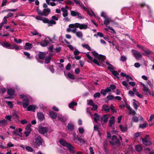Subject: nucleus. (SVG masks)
Wrapping results in <instances>:
<instances>
[{
    "mask_svg": "<svg viewBox=\"0 0 154 154\" xmlns=\"http://www.w3.org/2000/svg\"><path fill=\"white\" fill-rule=\"evenodd\" d=\"M60 143L62 146L66 147L71 153L73 154L75 153V147L71 144L67 143L64 139H61L60 140Z\"/></svg>",
    "mask_w": 154,
    "mask_h": 154,
    "instance_id": "f257e3e1",
    "label": "nucleus"
},
{
    "mask_svg": "<svg viewBox=\"0 0 154 154\" xmlns=\"http://www.w3.org/2000/svg\"><path fill=\"white\" fill-rule=\"evenodd\" d=\"M35 18L38 20L42 21L44 23H48L49 26H52L53 25L55 24L56 22L52 20H49L47 18H44L42 16H38L36 17Z\"/></svg>",
    "mask_w": 154,
    "mask_h": 154,
    "instance_id": "f03ea898",
    "label": "nucleus"
},
{
    "mask_svg": "<svg viewBox=\"0 0 154 154\" xmlns=\"http://www.w3.org/2000/svg\"><path fill=\"white\" fill-rule=\"evenodd\" d=\"M21 98L23 99V106L24 108H26L29 104V101L32 100L31 97L29 95H24L23 94L20 95Z\"/></svg>",
    "mask_w": 154,
    "mask_h": 154,
    "instance_id": "7ed1b4c3",
    "label": "nucleus"
},
{
    "mask_svg": "<svg viewBox=\"0 0 154 154\" xmlns=\"http://www.w3.org/2000/svg\"><path fill=\"white\" fill-rule=\"evenodd\" d=\"M69 27L71 28H75L76 29L79 28L80 29H86L88 28V26L85 23H76L74 24H70L69 25Z\"/></svg>",
    "mask_w": 154,
    "mask_h": 154,
    "instance_id": "20e7f679",
    "label": "nucleus"
},
{
    "mask_svg": "<svg viewBox=\"0 0 154 154\" xmlns=\"http://www.w3.org/2000/svg\"><path fill=\"white\" fill-rule=\"evenodd\" d=\"M110 143L113 145H118L120 144V142L119 140L117 138L116 136L113 135L111 138V140L109 141Z\"/></svg>",
    "mask_w": 154,
    "mask_h": 154,
    "instance_id": "39448f33",
    "label": "nucleus"
},
{
    "mask_svg": "<svg viewBox=\"0 0 154 154\" xmlns=\"http://www.w3.org/2000/svg\"><path fill=\"white\" fill-rule=\"evenodd\" d=\"M97 58L99 60V61L96 59L93 60V61L98 66H100V63H102V62H103L106 59V57L102 55H99Z\"/></svg>",
    "mask_w": 154,
    "mask_h": 154,
    "instance_id": "423d86ee",
    "label": "nucleus"
},
{
    "mask_svg": "<svg viewBox=\"0 0 154 154\" xmlns=\"http://www.w3.org/2000/svg\"><path fill=\"white\" fill-rule=\"evenodd\" d=\"M131 52L132 54L137 60H140L142 57V54L138 51L135 50H132Z\"/></svg>",
    "mask_w": 154,
    "mask_h": 154,
    "instance_id": "0eeeda50",
    "label": "nucleus"
},
{
    "mask_svg": "<svg viewBox=\"0 0 154 154\" xmlns=\"http://www.w3.org/2000/svg\"><path fill=\"white\" fill-rule=\"evenodd\" d=\"M76 4L77 5H79L80 7L81 8H83L88 13V14L90 16H92V15L90 13L89 11L88 10V8L87 7H85V6L82 5H81L80 2L79 0H74Z\"/></svg>",
    "mask_w": 154,
    "mask_h": 154,
    "instance_id": "6e6552de",
    "label": "nucleus"
},
{
    "mask_svg": "<svg viewBox=\"0 0 154 154\" xmlns=\"http://www.w3.org/2000/svg\"><path fill=\"white\" fill-rule=\"evenodd\" d=\"M7 93L8 95L10 96L11 97H5L6 99H11L13 97H14L16 96L14 90L12 88H10L7 91Z\"/></svg>",
    "mask_w": 154,
    "mask_h": 154,
    "instance_id": "1a4fd4ad",
    "label": "nucleus"
},
{
    "mask_svg": "<svg viewBox=\"0 0 154 154\" xmlns=\"http://www.w3.org/2000/svg\"><path fill=\"white\" fill-rule=\"evenodd\" d=\"M110 117V115L108 114L103 115L100 118V121L102 124H103L106 122Z\"/></svg>",
    "mask_w": 154,
    "mask_h": 154,
    "instance_id": "9d476101",
    "label": "nucleus"
},
{
    "mask_svg": "<svg viewBox=\"0 0 154 154\" xmlns=\"http://www.w3.org/2000/svg\"><path fill=\"white\" fill-rule=\"evenodd\" d=\"M22 130L21 128H19L18 130L17 129H15L12 132V134L16 136H19L20 137H22Z\"/></svg>",
    "mask_w": 154,
    "mask_h": 154,
    "instance_id": "9b49d317",
    "label": "nucleus"
},
{
    "mask_svg": "<svg viewBox=\"0 0 154 154\" xmlns=\"http://www.w3.org/2000/svg\"><path fill=\"white\" fill-rule=\"evenodd\" d=\"M35 140L34 143L36 145L39 146L42 144L43 140L41 137H38L35 139Z\"/></svg>",
    "mask_w": 154,
    "mask_h": 154,
    "instance_id": "f8f14e48",
    "label": "nucleus"
},
{
    "mask_svg": "<svg viewBox=\"0 0 154 154\" xmlns=\"http://www.w3.org/2000/svg\"><path fill=\"white\" fill-rule=\"evenodd\" d=\"M48 131V128L46 127H44L42 126H40L38 128V131L41 134H44Z\"/></svg>",
    "mask_w": 154,
    "mask_h": 154,
    "instance_id": "ddd939ff",
    "label": "nucleus"
},
{
    "mask_svg": "<svg viewBox=\"0 0 154 154\" xmlns=\"http://www.w3.org/2000/svg\"><path fill=\"white\" fill-rule=\"evenodd\" d=\"M115 122V117L114 116L111 117L109 121V126L112 128Z\"/></svg>",
    "mask_w": 154,
    "mask_h": 154,
    "instance_id": "4468645a",
    "label": "nucleus"
},
{
    "mask_svg": "<svg viewBox=\"0 0 154 154\" xmlns=\"http://www.w3.org/2000/svg\"><path fill=\"white\" fill-rule=\"evenodd\" d=\"M39 59L38 60V61L40 63L43 62V61H41L40 60H42L45 57V54L44 52H41L39 53L38 54Z\"/></svg>",
    "mask_w": 154,
    "mask_h": 154,
    "instance_id": "2eb2a0df",
    "label": "nucleus"
},
{
    "mask_svg": "<svg viewBox=\"0 0 154 154\" xmlns=\"http://www.w3.org/2000/svg\"><path fill=\"white\" fill-rule=\"evenodd\" d=\"M140 83L141 85L143 87V90L146 93H148L149 94H151L150 91L149 89L147 86L142 83Z\"/></svg>",
    "mask_w": 154,
    "mask_h": 154,
    "instance_id": "dca6fc26",
    "label": "nucleus"
},
{
    "mask_svg": "<svg viewBox=\"0 0 154 154\" xmlns=\"http://www.w3.org/2000/svg\"><path fill=\"white\" fill-rule=\"evenodd\" d=\"M51 12V10L49 8H45L42 11V15L47 16Z\"/></svg>",
    "mask_w": 154,
    "mask_h": 154,
    "instance_id": "f3484780",
    "label": "nucleus"
},
{
    "mask_svg": "<svg viewBox=\"0 0 154 154\" xmlns=\"http://www.w3.org/2000/svg\"><path fill=\"white\" fill-rule=\"evenodd\" d=\"M74 33H75L76 36L79 38H82L83 37V34L80 31H76V30H75Z\"/></svg>",
    "mask_w": 154,
    "mask_h": 154,
    "instance_id": "a211bd4d",
    "label": "nucleus"
},
{
    "mask_svg": "<svg viewBox=\"0 0 154 154\" xmlns=\"http://www.w3.org/2000/svg\"><path fill=\"white\" fill-rule=\"evenodd\" d=\"M61 11L63 12L62 15L64 17H66L67 16L68 14L67 10L66 9V8H61Z\"/></svg>",
    "mask_w": 154,
    "mask_h": 154,
    "instance_id": "6ab92c4d",
    "label": "nucleus"
},
{
    "mask_svg": "<svg viewBox=\"0 0 154 154\" xmlns=\"http://www.w3.org/2000/svg\"><path fill=\"white\" fill-rule=\"evenodd\" d=\"M2 45L4 47L8 48L9 49H11V47H12L10 43L5 42L2 43Z\"/></svg>",
    "mask_w": 154,
    "mask_h": 154,
    "instance_id": "aec40b11",
    "label": "nucleus"
},
{
    "mask_svg": "<svg viewBox=\"0 0 154 154\" xmlns=\"http://www.w3.org/2000/svg\"><path fill=\"white\" fill-rule=\"evenodd\" d=\"M37 106L34 105H31L27 107V110L29 111H32L35 112Z\"/></svg>",
    "mask_w": 154,
    "mask_h": 154,
    "instance_id": "412c9836",
    "label": "nucleus"
},
{
    "mask_svg": "<svg viewBox=\"0 0 154 154\" xmlns=\"http://www.w3.org/2000/svg\"><path fill=\"white\" fill-rule=\"evenodd\" d=\"M94 116V121L95 123H97L98 121L100 119V116L97 113H95Z\"/></svg>",
    "mask_w": 154,
    "mask_h": 154,
    "instance_id": "4be33fe9",
    "label": "nucleus"
},
{
    "mask_svg": "<svg viewBox=\"0 0 154 154\" xmlns=\"http://www.w3.org/2000/svg\"><path fill=\"white\" fill-rule=\"evenodd\" d=\"M37 117L39 120L41 121L44 118V116L42 112H39L37 113Z\"/></svg>",
    "mask_w": 154,
    "mask_h": 154,
    "instance_id": "5701e85b",
    "label": "nucleus"
},
{
    "mask_svg": "<svg viewBox=\"0 0 154 154\" xmlns=\"http://www.w3.org/2000/svg\"><path fill=\"white\" fill-rule=\"evenodd\" d=\"M49 115L50 117L53 119H56L57 117V114L55 112L51 111L49 112Z\"/></svg>",
    "mask_w": 154,
    "mask_h": 154,
    "instance_id": "b1692460",
    "label": "nucleus"
},
{
    "mask_svg": "<svg viewBox=\"0 0 154 154\" xmlns=\"http://www.w3.org/2000/svg\"><path fill=\"white\" fill-rule=\"evenodd\" d=\"M112 20L111 19L108 17H106L105 18V20L104 22V24H105L106 26H107V25L109 23L111 22Z\"/></svg>",
    "mask_w": 154,
    "mask_h": 154,
    "instance_id": "393cba45",
    "label": "nucleus"
},
{
    "mask_svg": "<svg viewBox=\"0 0 154 154\" xmlns=\"http://www.w3.org/2000/svg\"><path fill=\"white\" fill-rule=\"evenodd\" d=\"M143 143L145 145H149L151 144V142L149 139H142Z\"/></svg>",
    "mask_w": 154,
    "mask_h": 154,
    "instance_id": "a878e982",
    "label": "nucleus"
},
{
    "mask_svg": "<svg viewBox=\"0 0 154 154\" xmlns=\"http://www.w3.org/2000/svg\"><path fill=\"white\" fill-rule=\"evenodd\" d=\"M66 76V77L67 79H69L72 80H74L75 79V77L74 76V75L70 73H68Z\"/></svg>",
    "mask_w": 154,
    "mask_h": 154,
    "instance_id": "bb28decb",
    "label": "nucleus"
},
{
    "mask_svg": "<svg viewBox=\"0 0 154 154\" xmlns=\"http://www.w3.org/2000/svg\"><path fill=\"white\" fill-rule=\"evenodd\" d=\"M109 106L106 105H104L103 106L102 110H103L106 112H108L109 111Z\"/></svg>",
    "mask_w": 154,
    "mask_h": 154,
    "instance_id": "cd10ccee",
    "label": "nucleus"
},
{
    "mask_svg": "<svg viewBox=\"0 0 154 154\" xmlns=\"http://www.w3.org/2000/svg\"><path fill=\"white\" fill-rule=\"evenodd\" d=\"M119 128L122 132H125L127 131V127L126 126H123L122 125H119Z\"/></svg>",
    "mask_w": 154,
    "mask_h": 154,
    "instance_id": "c85d7f7f",
    "label": "nucleus"
},
{
    "mask_svg": "<svg viewBox=\"0 0 154 154\" xmlns=\"http://www.w3.org/2000/svg\"><path fill=\"white\" fill-rule=\"evenodd\" d=\"M40 45L43 47H45L48 45V41H46L45 40L42 41L39 43Z\"/></svg>",
    "mask_w": 154,
    "mask_h": 154,
    "instance_id": "c756f323",
    "label": "nucleus"
},
{
    "mask_svg": "<svg viewBox=\"0 0 154 154\" xmlns=\"http://www.w3.org/2000/svg\"><path fill=\"white\" fill-rule=\"evenodd\" d=\"M32 44L29 43H26L25 44V49H30L32 48Z\"/></svg>",
    "mask_w": 154,
    "mask_h": 154,
    "instance_id": "7c9ffc66",
    "label": "nucleus"
},
{
    "mask_svg": "<svg viewBox=\"0 0 154 154\" xmlns=\"http://www.w3.org/2000/svg\"><path fill=\"white\" fill-rule=\"evenodd\" d=\"M21 48V46H18L15 44H13V45H12V47H11V49H15L17 50H20Z\"/></svg>",
    "mask_w": 154,
    "mask_h": 154,
    "instance_id": "2f4dec72",
    "label": "nucleus"
},
{
    "mask_svg": "<svg viewBox=\"0 0 154 154\" xmlns=\"http://www.w3.org/2000/svg\"><path fill=\"white\" fill-rule=\"evenodd\" d=\"M69 28H67L66 29V31L67 32H72L73 33H74L75 32V30H76V28H71L69 27Z\"/></svg>",
    "mask_w": 154,
    "mask_h": 154,
    "instance_id": "473e14b6",
    "label": "nucleus"
},
{
    "mask_svg": "<svg viewBox=\"0 0 154 154\" xmlns=\"http://www.w3.org/2000/svg\"><path fill=\"white\" fill-rule=\"evenodd\" d=\"M58 119L61 122H64L67 120V119L62 116V115H60L58 116Z\"/></svg>",
    "mask_w": 154,
    "mask_h": 154,
    "instance_id": "72a5a7b5",
    "label": "nucleus"
},
{
    "mask_svg": "<svg viewBox=\"0 0 154 154\" xmlns=\"http://www.w3.org/2000/svg\"><path fill=\"white\" fill-rule=\"evenodd\" d=\"M67 128L69 130L72 131L74 129V126L71 123H69L68 124Z\"/></svg>",
    "mask_w": 154,
    "mask_h": 154,
    "instance_id": "f704fd0d",
    "label": "nucleus"
},
{
    "mask_svg": "<svg viewBox=\"0 0 154 154\" xmlns=\"http://www.w3.org/2000/svg\"><path fill=\"white\" fill-rule=\"evenodd\" d=\"M31 34L33 35H37L39 37H41L42 36L41 34L38 32L36 30H34V31L31 32Z\"/></svg>",
    "mask_w": 154,
    "mask_h": 154,
    "instance_id": "c9c22d12",
    "label": "nucleus"
},
{
    "mask_svg": "<svg viewBox=\"0 0 154 154\" xmlns=\"http://www.w3.org/2000/svg\"><path fill=\"white\" fill-rule=\"evenodd\" d=\"M70 12L71 15L73 16H77L79 14V13L77 11H70Z\"/></svg>",
    "mask_w": 154,
    "mask_h": 154,
    "instance_id": "e433bc0d",
    "label": "nucleus"
},
{
    "mask_svg": "<svg viewBox=\"0 0 154 154\" xmlns=\"http://www.w3.org/2000/svg\"><path fill=\"white\" fill-rule=\"evenodd\" d=\"M7 123V121L5 119L0 120V126H5Z\"/></svg>",
    "mask_w": 154,
    "mask_h": 154,
    "instance_id": "4c0bfd02",
    "label": "nucleus"
},
{
    "mask_svg": "<svg viewBox=\"0 0 154 154\" xmlns=\"http://www.w3.org/2000/svg\"><path fill=\"white\" fill-rule=\"evenodd\" d=\"M77 105V103L75 102H72L69 104V106L70 108H73V107L75 106H76Z\"/></svg>",
    "mask_w": 154,
    "mask_h": 154,
    "instance_id": "58836bf2",
    "label": "nucleus"
},
{
    "mask_svg": "<svg viewBox=\"0 0 154 154\" xmlns=\"http://www.w3.org/2000/svg\"><path fill=\"white\" fill-rule=\"evenodd\" d=\"M106 27H107V28H105V30L106 31H108L109 29H110L112 31V33L114 34L116 33V32L115 31V30L113 29L112 27L108 26H107Z\"/></svg>",
    "mask_w": 154,
    "mask_h": 154,
    "instance_id": "ea45409f",
    "label": "nucleus"
},
{
    "mask_svg": "<svg viewBox=\"0 0 154 154\" xmlns=\"http://www.w3.org/2000/svg\"><path fill=\"white\" fill-rule=\"evenodd\" d=\"M82 46L83 47L86 48L89 51H91V48L90 47L88 44H82Z\"/></svg>",
    "mask_w": 154,
    "mask_h": 154,
    "instance_id": "a19ab883",
    "label": "nucleus"
},
{
    "mask_svg": "<svg viewBox=\"0 0 154 154\" xmlns=\"http://www.w3.org/2000/svg\"><path fill=\"white\" fill-rule=\"evenodd\" d=\"M112 74L116 76L117 78L118 79H119V77L117 76L119 74V73L117 72V71H116L114 70H112L111 71Z\"/></svg>",
    "mask_w": 154,
    "mask_h": 154,
    "instance_id": "79ce46f5",
    "label": "nucleus"
},
{
    "mask_svg": "<svg viewBox=\"0 0 154 154\" xmlns=\"http://www.w3.org/2000/svg\"><path fill=\"white\" fill-rule=\"evenodd\" d=\"M147 126V124L146 122H145L143 124H140V125L139 127L140 128H146Z\"/></svg>",
    "mask_w": 154,
    "mask_h": 154,
    "instance_id": "37998d69",
    "label": "nucleus"
},
{
    "mask_svg": "<svg viewBox=\"0 0 154 154\" xmlns=\"http://www.w3.org/2000/svg\"><path fill=\"white\" fill-rule=\"evenodd\" d=\"M11 116L12 117H13V119H18L19 118L18 115L15 112Z\"/></svg>",
    "mask_w": 154,
    "mask_h": 154,
    "instance_id": "c03bdc74",
    "label": "nucleus"
},
{
    "mask_svg": "<svg viewBox=\"0 0 154 154\" xmlns=\"http://www.w3.org/2000/svg\"><path fill=\"white\" fill-rule=\"evenodd\" d=\"M136 149L138 152H140L142 149V147L139 145H137L135 147Z\"/></svg>",
    "mask_w": 154,
    "mask_h": 154,
    "instance_id": "a18cd8bd",
    "label": "nucleus"
},
{
    "mask_svg": "<svg viewBox=\"0 0 154 154\" xmlns=\"http://www.w3.org/2000/svg\"><path fill=\"white\" fill-rule=\"evenodd\" d=\"M128 110L129 111V114H132L133 115H135L136 114V112L135 111L133 110L131 108Z\"/></svg>",
    "mask_w": 154,
    "mask_h": 154,
    "instance_id": "49530a36",
    "label": "nucleus"
},
{
    "mask_svg": "<svg viewBox=\"0 0 154 154\" xmlns=\"http://www.w3.org/2000/svg\"><path fill=\"white\" fill-rule=\"evenodd\" d=\"M143 51L145 53L146 55H149L151 53V51L148 49H147L146 50H145L144 49H143Z\"/></svg>",
    "mask_w": 154,
    "mask_h": 154,
    "instance_id": "de8ad7c7",
    "label": "nucleus"
},
{
    "mask_svg": "<svg viewBox=\"0 0 154 154\" xmlns=\"http://www.w3.org/2000/svg\"><path fill=\"white\" fill-rule=\"evenodd\" d=\"M31 126V124H28L27 125L26 127V131H31V130L30 128V127Z\"/></svg>",
    "mask_w": 154,
    "mask_h": 154,
    "instance_id": "09e8293b",
    "label": "nucleus"
},
{
    "mask_svg": "<svg viewBox=\"0 0 154 154\" xmlns=\"http://www.w3.org/2000/svg\"><path fill=\"white\" fill-rule=\"evenodd\" d=\"M87 58H88V59L90 60H92L93 61V58L90 56V55L89 54V52H88L87 53H85Z\"/></svg>",
    "mask_w": 154,
    "mask_h": 154,
    "instance_id": "8fccbe9b",
    "label": "nucleus"
},
{
    "mask_svg": "<svg viewBox=\"0 0 154 154\" xmlns=\"http://www.w3.org/2000/svg\"><path fill=\"white\" fill-rule=\"evenodd\" d=\"M5 102L7 103L8 105L10 107V108H12L13 107V104L11 102L6 101Z\"/></svg>",
    "mask_w": 154,
    "mask_h": 154,
    "instance_id": "3c124183",
    "label": "nucleus"
},
{
    "mask_svg": "<svg viewBox=\"0 0 154 154\" xmlns=\"http://www.w3.org/2000/svg\"><path fill=\"white\" fill-rule=\"evenodd\" d=\"M87 103L88 105L91 106L94 105V104L93 101L91 100H87Z\"/></svg>",
    "mask_w": 154,
    "mask_h": 154,
    "instance_id": "603ef678",
    "label": "nucleus"
},
{
    "mask_svg": "<svg viewBox=\"0 0 154 154\" xmlns=\"http://www.w3.org/2000/svg\"><path fill=\"white\" fill-rule=\"evenodd\" d=\"M127 59V57L124 56H122L120 57V60L122 62L125 61Z\"/></svg>",
    "mask_w": 154,
    "mask_h": 154,
    "instance_id": "864d4df0",
    "label": "nucleus"
},
{
    "mask_svg": "<svg viewBox=\"0 0 154 154\" xmlns=\"http://www.w3.org/2000/svg\"><path fill=\"white\" fill-rule=\"evenodd\" d=\"M29 152H32L33 151V149L29 146H26L25 148Z\"/></svg>",
    "mask_w": 154,
    "mask_h": 154,
    "instance_id": "5fc2aeb1",
    "label": "nucleus"
},
{
    "mask_svg": "<svg viewBox=\"0 0 154 154\" xmlns=\"http://www.w3.org/2000/svg\"><path fill=\"white\" fill-rule=\"evenodd\" d=\"M36 10L38 14L41 15H42V12L39 9L38 7H37L36 8Z\"/></svg>",
    "mask_w": 154,
    "mask_h": 154,
    "instance_id": "6e6d98bb",
    "label": "nucleus"
},
{
    "mask_svg": "<svg viewBox=\"0 0 154 154\" xmlns=\"http://www.w3.org/2000/svg\"><path fill=\"white\" fill-rule=\"evenodd\" d=\"M100 36V37H103V34L102 33L100 32H98L97 34H95L94 35V36Z\"/></svg>",
    "mask_w": 154,
    "mask_h": 154,
    "instance_id": "4d7b16f0",
    "label": "nucleus"
},
{
    "mask_svg": "<svg viewBox=\"0 0 154 154\" xmlns=\"http://www.w3.org/2000/svg\"><path fill=\"white\" fill-rule=\"evenodd\" d=\"M91 53H92L93 55L97 58H98V57L99 55H98V53L97 52H96L95 51H92Z\"/></svg>",
    "mask_w": 154,
    "mask_h": 154,
    "instance_id": "13d9d810",
    "label": "nucleus"
},
{
    "mask_svg": "<svg viewBox=\"0 0 154 154\" xmlns=\"http://www.w3.org/2000/svg\"><path fill=\"white\" fill-rule=\"evenodd\" d=\"M13 15V14L12 13H11V12L9 13L8 14V15L7 16H5L4 17V18L6 19V18H8L9 17L12 16Z\"/></svg>",
    "mask_w": 154,
    "mask_h": 154,
    "instance_id": "bf43d9fd",
    "label": "nucleus"
},
{
    "mask_svg": "<svg viewBox=\"0 0 154 154\" xmlns=\"http://www.w3.org/2000/svg\"><path fill=\"white\" fill-rule=\"evenodd\" d=\"M51 60V58L50 56H49L48 57H47L45 59V63H49L50 62Z\"/></svg>",
    "mask_w": 154,
    "mask_h": 154,
    "instance_id": "052dcab7",
    "label": "nucleus"
},
{
    "mask_svg": "<svg viewBox=\"0 0 154 154\" xmlns=\"http://www.w3.org/2000/svg\"><path fill=\"white\" fill-rule=\"evenodd\" d=\"M51 18L53 20H58V16L57 15H55L53 16Z\"/></svg>",
    "mask_w": 154,
    "mask_h": 154,
    "instance_id": "680f3d73",
    "label": "nucleus"
},
{
    "mask_svg": "<svg viewBox=\"0 0 154 154\" xmlns=\"http://www.w3.org/2000/svg\"><path fill=\"white\" fill-rule=\"evenodd\" d=\"M141 134V133L140 132H137L134 134V137L135 138H137L140 136Z\"/></svg>",
    "mask_w": 154,
    "mask_h": 154,
    "instance_id": "e2e57ef3",
    "label": "nucleus"
},
{
    "mask_svg": "<svg viewBox=\"0 0 154 154\" xmlns=\"http://www.w3.org/2000/svg\"><path fill=\"white\" fill-rule=\"evenodd\" d=\"M154 119V115H151L150 116L149 119L148 120V122L149 123L152 122V120Z\"/></svg>",
    "mask_w": 154,
    "mask_h": 154,
    "instance_id": "0e129e2a",
    "label": "nucleus"
},
{
    "mask_svg": "<svg viewBox=\"0 0 154 154\" xmlns=\"http://www.w3.org/2000/svg\"><path fill=\"white\" fill-rule=\"evenodd\" d=\"M114 98V96L112 95H108L107 97V98L108 100H110L113 99Z\"/></svg>",
    "mask_w": 154,
    "mask_h": 154,
    "instance_id": "69168bd1",
    "label": "nucleus"
},
{
    "mask_svg": "<svg viewBox=\"0 0 154 154\" xmlns=\"http://www.w3.org/2000/svg\"><path fill=\"white\" fill-rule=\"evenodd\" d=\"M5 118L7 120L9 121H11V118H12L11 116V115L6 116Z\"/></svg>",
    "mask_w": 154,
    "mask_h": 154,
    "instance_id": "338daca9",
    "label": "nucleus"
},
{
    "mask_svg": "<svg viewBox=\"0 0 154 154\" xmlns=\"http://www.w3.org/2000/svg\"><path fill=\"white\" fill-rule=\"evenodd\" d=\"M23 53L25 56H27V58L29 59L30 58V54L29 53L26 52H23Z\"/></svg>",
    "mask_w": 154,
    "mask_h": 154,
    "instance_id": "774afa93",
    "label": "nucleus"
}]
</instances>
